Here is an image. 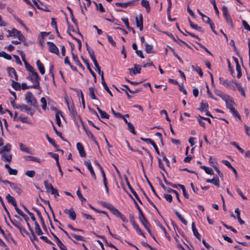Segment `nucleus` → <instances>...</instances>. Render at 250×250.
Listing matches in <instances>:
<instances>
[{"label": "nucleus", "instance_id": "1", "mask_svg": "<svg viewBox=\"0 0 250 250\" xmlns=\"http://www.w3.org/2000/svg\"><path fill=\"white\" fill-rule=\"evenodd\" d=\"M27 103L35 107H37V102L31 92H28L25 95Z\"/></svg>", "mask_w": 250, "mask_h": 250}, {"label": "nucleus", "instance_id": "2", "mask_svg": "<svg viewBox=\"0 0 250 250\" xmlns=\"http://www.w3.org/2000/svg\"><path fill=\"white\" fill-rule=\"evenodd\" d=\"M30 79L32 81L35 83V84L31 85V87H33L35 89L40 88L39 80H40V78L36 71H35L32 73V77H31Z\"/></svg>", "mask_w": 250, "mask_h": 250}, {"label": "nucleus", "instance_id": "3", "mask_svg": "<svg viewBox=\"0 0 250 250\" xmlns=\"http://www.w3.org/2000/svg\"><path fill=\"white\" fill-rule=\"evenodd\" d=\"M123 86L124 87L125 89H122L125 91V92L126 93V95L127 96V98L128 99L131 98L132 96L128 94V91L131 94H135V93H138V92H139L142 91V88H138V89H136L135 90H131L129 88L128 85H125V84H123Z\"/></svg>", "mask_w": 250, "mask_h": 250}, {"label": "nucleus", "instance_id": "4", "mask_svg": "<svg viewBox=\"0 0 250 250\" xmlns=\"http://www.w3.org/2000/svg\"><path fill=\"white\" fill-rule=\"evenodd\" d=\"M219 83L227 88H230L233 90L235 89V87L231 84L232 82L231 81L224 79L223 78H219Z\"/></svg>", "mask_w": 250, "mask_h": 250}, {"label": "nucleus", "instance_id": "5", "mask_svg": "<svg viewBox=\"0 0 250 250\" xmlns=\"http://www.w3.org/2000/svg\"><path fill=\"white\" fill-rule=\"evenodd\" d=\"M47 44L48 46L49 50L52 53L59 55V50L57 46L52 42H47Z\"/></svg>", "mask_w": 250, "mask_h": 250}, {"label": "nucleus", "instance_id": "6", "mask_svg": "<svg viewBox=\"0 0 250 250\" xmlns=\"http://www.w3.org/2000/svg\"><path fill=\"white\" fill-rule=\"evenodd\" d=\"M12 189H13L18 195H20L22 192L21 185L16 183L10 184Z\"/></svg>", "mask_w": 250, "mask_h": 250}, {"label": "nucleus", "instance_id": "7", "mask_svg": "<svg viewBox=\"0 0 250 250\" xmlns=\"http://www.w3.org/2000/svg\"><path fill=\"white\" fill-rule=\"evenodd\" d=\"M129 73L131 75H134L141 73V66L137 64H134V68H129Z\"/></svg>", "mask_w": 250, "mask_h": 250}, {"label": "nucleus", "instance_id": "8", "mask_svg": "<svg viewBox=\"0 0 250 250\" xmlns=\"http://www.w3.org/2000/svg\"><path fill=\"white\" fill-rule=\"evenodd\" d=\"M135 21L137 27L139 28L140 31H142L143 30V18L142 14H140L139 18L136 17Z\"/></svg>", "mask_w": 250, "mask_h": 250}, {"label": "nucleus", "instance_id": "9", "mask_svg": "<svg viewBox=\"0 0 250 250\" xmlns=\"http://www.w3.org/2000/svg\"><path fill=\"white\" fill-rule=\"evenodd\" d=\"M19 109L21 111L23 110L26 111L27 113L31 116H32L35 113L34 110H32L30 107H28V106L26 104H20V106H19Z\"/></svg>", "mask_w": 250, "mask_h": 250}, {"label": "nucleus", "instance_id": "10", "mask_svg": "<svg viewBox=\"0 0 250 250\" xmlns=\"http://www.w3.org/2000/svg\"><path fill=\"white\" fill-rule=\"evenodd\" d=\"M64 212L69 215V218L73 221L76 220V214L73 208H71L69 209H65L64 210Z\"/></svg>", "mask_w": 250, "mask_h": 250}, {"label": "nucleus", "instance_id": "11", "mask_svg": "<svg viewBox=\"0 0 250 250\" xmlns=\"http://www.w3.org/2000/svg\"><path fill=\"white\" fill-rule=\"evenodd\" d=\"M84 165H86L87 167V168L90 171L91 176L94 180L96 179V176L93 170V168L92 167L91 162L90 161H86L84 162Z\"/></svg>", "mask_w": 250, "mask_h": 250}, {"label": "nucleus", "instance_id": "12", "mask_svg": "<svg viewBox=\"0 0 250 250\" xmlns=\"http://www.w3.org/2000/svg\"><path fill=\"white\" fill-rule=\"evenodd\" d=\"M77 148L79 151L81 157H85L86 156V154L84 150L83 146L81 143H78L77 144Z\"/></svg>", "mask_w": 250, "mask_h": 250}, {"label": "nucleus", "instance_id": "13", "mask_svg": "<svg viewBox=\"0 0 250 250\" xmlns=\"http://www.w3.org/2000/svg\"><path fill=\"white\" fill-rule=\"evenodd\" d=\"M7 71L10 77H13L12 75H13L14 76L15 79L16 81L18 80V75L14 68L12 67H8L7 68Z\"/></svg>", "mask_w": 250, "mask_h": 250}, {"label": "nucleus", "instance_id": "14", "mask_svg": "<svg viewBox=\"0 0 250 250\" xmlns=\"http://www.w3.org/2000/svg\"><path fill=\"white\" fill-rule=\"evenodd\" d=\"M56 111V123L58 125V126H60L61 125V121L60 118V116H62V112L60 110H59L57 108L55 109Z\"/></svg>", "mask_w": 250, "mask_h": 250}, {"label": "nucleus", "instance_id": "15", "mask_svg": "<svg viewBox=\"0 0 250 250\" xmlns=\"http://www.w3.org/2000/svg\"><path fill=\"white\" fill-rule=\"evenodd\" d=\"M36 64L41 74L42 75L44 74L45 73V68L40 60H38L37 61Z\"/></svg>", "mask_w": 250, "mask_h": 250}, {"label": "nucleus", "instance_id": "16", "mask_svg": "<svg viewBox=\"0 0 250 250\" xmlns=\"http://www.w3.org/2000/svg\"><path fill=\"white\" fill-rule=\"evenodd\" d=\"M134 3V1H128L127 2L125 3H121V2H116L115 5L117 6H120L123 8H126L128 6L132 5Z\"/></svg>", "mask_w": 250, "mask_h": 250}, {"label": "nucleus", "instance_id": "17", "mask_svg": "<svg viewBox=\"0 0 250 250\" xmlns=\"http://www.w3.org/2000/svg\"><path fill=\"white\" fill-rule=\"evenodd\" d=\"M206 182L207 183H212L213 185H214L216 186H217V187H219V185H219V178L218 177H215V178H213L212 179H208L206 180Z\"/></svg>", "mask_w": 250, "mask_h": 250}, {"label": "nucleus", "instance_id": "18", "mask_svg": "<svg viewBox=\"0 0 250 250\" xmlns=\"http://www.w3.org/2000/svg\"><path fill=\"white\" fill-rule=\"evenodd\" d=\"M94 64L96 68V71L99 73V74L101 76V77H104V72L101 71V67L99 66L97 60H95L93 61Z\"/></svg>", "mask_w": 250, "mask_h": 250}, {"label": "nucleus", "instance_id": "19", "mask_svg": "<svg viewBox=\"0 0 250 250\" xmlns=\"http://www.w3.org/2000/svg\"><path fill=\"white\" fill-rule=\"evenodd\" d=\"M192 231H193V234L194 235V236L199 240H201V235L200 234L198 233L196 228V227H195V224L194 223V222H193L192 223Z\"/></svg>", "mask_w": 250, "mask_h": 250}, {"label": "nucleus", "instance_id": "20", "mask_svg": "<svg viewBox=\"0 0 250 250\" xmlns=\"http://www.w3.org/2000/svg\"><path fill=\"white\" fill-rule=\"evenodd\" d=\"M141 5L143 7L146 8L147 13H149L150 10L149 1L147 0H142Z\"/></svg>", "mask_w": 250, "mask_h": 250}, {"label": "nucleus", "instance_id": "21", "mask_svg": "<svg viewBox=\"0 0 250 250\" xmlns=\"http://www.w3.org/2000/svg\"><path fill=\"white\" fill-rule=\"evenodd\" d=\"M225 102L228 108L233 106L235 104V103L232 100V99L230 96L228 99L225 100Z\"/></svg>", "mask_w": 250, "mask_h": 250}, {"label": "nucleus", "instance_id": "22", "mask_svg": "<svg viewBox=\"0 0 250 250\" xmlns=\"http://www.w3.org/2000/svg\"><path fill=\"white\" fill-rule=\"evenodd\" d=\"M139 219L141 221V223L143 225V226L145 227V225L146 226H150L149 223L147 221L145 217L144 214L143 213V215L142 214H139Z\"/></svg>", "mask_w": 250, "mask_h": 250}, {"label": "nucleus", "instance_id": "23", "mask_svg": "<svg viewBox=\"0 0 250 250\" xmlns=\"http://www.w3.org/2000/svg\"><path fill=\"white\" fill-rule=\"evenodd\" d=\"M233 83H234L235 84L238 90L241 93L242 96L245 97L246 94H245L244 89L241 86L240 84H239L235 82H233Z\"/></svg>", "mask_w": 250, "mask_h": 250}, {"label": "nucleus", "instance_id": "24", "mask_svg": "<svg viewBox=\"0 0 250 250\" xmlns=\"http://www.w3.org/2000/svg\"><path fill=\"white\" fill-rule=\"evenodd\" d=\"M145 46L146 51L147 53L150 54L154 53L152 45L148 44L147 42H145Z\"/></svg>", "mask_w": 250, "mask_h": 250}, {"label": "nucleus", "instance_id": "25", "mask_svg": "<svg viewBox=\"0 0 250 250\" xmlns=\"http://www.w3.org/2000/svg\"><path fill=\"white\" fill-rule=\"evenodd\" d=\"M97 109L98 111V112L100 113L101 118L109 119V115H108L105 111H103L98 106H97Z\"/></svg>", "mask_w": 250, "mask_h": 250}, {"label": "nucleus", "instance_id": "26", "mask_svg": "<svg viewBox=\"0 0 250 250\" xmlns=\"http://www.w3.org/2000/svg\"><path fill=\"white\" fill-rule=\"evenodd\" d=\"M101 83L104 86L105 90L111 96H113L112 93L111 91L109 90L108 87L107 86L106 83L105 82L104 77L101 78Z\"/></svg>", "mask_w": 250, "mask_h": 250}, {"label": "nucleus", "instance_id": "27", "mask_svg": "<svg viewBox=\"0 0 250 250\" xmlns=\"http://www.w3.org/2000/svg\"><path fill=\"white\" fill-rule=\"evenodd\" d=\"M7 32L9 33V35L7 36L8 37L12 36L17 37L18 35L19 31L13 28L11 31L8 30Z\"/></svg>", "mask_w": 250, "mask_h": 250}, {"label": "nucleus", "instance_id": "28", "mask_svg": "<svg viewBox=\"0 0 250 250\" xmlns=\"http://www.w3.org/2000/svg\"><path fill=\"white\" fill-rule=\"evenodd\" d=\"M125 182L126 183L127 187H128L129 189H130L131 192L132 193V194L134 195V196H135L136 195H137V193L133 189L132 187L131 186V185L128 181V178L126 177V176H125Z\"/></svg>", "mask_w": 250, "mask_h": 250}, {"label": "nucleus", "instance_id": "29", "mask_svg": "<svg viewBox=\"0 0 250 250\" xmlns=\"http://www.w3.org/2000/svg\"><path fill=\"white\" fill-rule=\"evenodd\" d=\"M235 212L236 213L237 218L238 219V221L239 223L241 225L244 224L245 223V222L243 220H242L241 218V217H240V210H239V208H236L235 209Z\"/></svg>", "mask_w": 250, "mask_h": 250}, {"label": "nucleus", "instance_id": "30", "mask_svg": "<svg viewBox=\"0 0 250 250\" xmlns=\"http://www.w3.org/2000/svg\"><path fill=\"white\" fill-rule=\"evenodd\" d=\"M89 96H90L91 98L93 100H97L98 101V102L100 103V101L97 99V98L95 96L94 88L92 87H89Z\"/></svg>", "mask_w": 250, "mask_h": 250}, {"label": "nucleus", "instance_id": "31", "mask_svg": "<svg viewBox=\"0 0 250 250\" xmlns=\"http://www.w3.org/2000/svg\"><path fill=\"white\" fill-rule=\"evenodd\" d=\"M167 2L168 3V6L167 9L168 19L169 21H175L176 19L175 18H174L173 20L170 19V8H171V6H172L171 0H167Z\"/></svg>", "mask_w": 250, "mask_h": 250}, {"label": "nucleus", "instance_id": "32", "mask_svg": "<svg viewBox=\"0 0 250 250\" xmlns=\"http://www.w3.org/2000/svg\"><path fill=\"white\" fill-rule=\"evenodd\" d=\"M72 58L74 61L75 62L77 65H78L80 67L83 68V66L79 61L77 56L75 55L73 52H72Z\"/></svg>", "mask_w": 250, "mask_h": 250}, {"label": "nucleus", "instance_id": "33", "mask_svg": "<svg viewBox=\"0 0 250 250\" xmlns=\"http://www.w3.org/2000/svg\"><path fill=\"white\" fill-rule=\"evenodd\" d=\"M93 3L95 4V5L96 7L97 10L100 11L101 12H102V13L105 12V9L104 8V7L101 3H97L95 1H93Z\"/></svg>", "mask_w": 250, "mask_h": 250}, {"label": "nucleus", "instance_id": "34", "mask_svg": "<svg viewBox=\"0 0 250 250\" xmlns=\"http://www.w3.org/2000/svg\"><path fill=\"white\" fill-rule=\"evenodd\" d=\"M11 86L16 90H20L21 89L20 84L19 83L16 82L15 81H12Z\"/></svg>", "mask_w": 250, "mask_h": 250}, {"label": "nucleus", "instance_id": "35", "mask_svg": "<svg viewBox=\"0 0 250 250\" xmlns=\"http://www.w3.org/2000/svg\"><path fill=\"white\" fill-rule=\"evenodd\" d=\"M25 160L26 161L29 160V161L38 162L39 163H41L42 162V161L40 159H39V158L34 157V156H27L25 157Z\"/></svg>", "mask_w": 250, "mask_h": 250}, {"label": "nucleus", "instance_id": "36", "mask_svg": "<svg viewBox=\"0 0 250 250\" xmlns=\"http://www.w3.org/2000/svg\"><path fill=\"white\" fill-rule=\"evenodd\" d=\"M19 145H20V149L21 151H22L23 152H27L29 154L31 153L29 148H28L25 145H23V144L20 143L19 144Z\"/></svg>", "mask_w": 250, "mask_h": 250}, {"label": "nucleus", "instance_id": "37", "mask_svg": "<svg viewBox=\"0 0 250 250\" xmlns=\"http://www.w3.org/2000/svg\"><path fill=\"white\" fill-rule=\"evenodd\" d=\"M6 198L8 202L11 203L12 205H13L14 204H16V203H17L15 198L12 196H11L9 194H8L6 195Z\"/></svg>", "mask_w": 250, "mask_h": 250}, {"label": "nucleus", "instance_id": "38", "mask_svg": "<svg viewBox=\"0 0 250 250\" xmlns=\"http://www.w3.org/2000/svg\"><path fill=\"white\" fill-rule=\"evenodd\" d=\"M35 232L39 235H41L42 234V231L41 230L40 227L38 222H35Z\"/></svg>", "mask_w": 250, "mask_h": 250}, {"label": "nucleus", "instance_id": "39", "mask_svg": "<svg viewBox=\"0 0 250 250\" xmlns=\"http://www.w3.org/2000/svg\"><path fill=\"white\" fill-rule=\"evenodd\" d=\"M87 51L92 61L96 60V59L95 56L94 50L90 47H87Z\"/></svg>", "mask_w": 250, "mask_h": 250}, {"label": "nucleus", "instance_id": "40", "mask_svg": "<svg viewBox=\"0 0 250 250\" xmlns=\"http://www.w3.org/2000/svg\"><path fill=\"white\" fill-rule=\"evenodd\" d=\"M32 1L34 3V4L37 7V8L39 9H43V5L42 2H41L39 0H32Z\"/></svg>", "mask_w": 250, "mask_h": 250}, {"label": "nucleus", "instance_id": "41", "mask_svg": "<svg viewBox=\"0 0 250 250\" xmlns=\"http://www.w3.org/2000/svg\"><path fill=\"white\" fill-rule=\"evenodd\" d=\"M229 109L230 111L232 113V114L234 116H236V117H238L239 119H241V117H240V115L239 114V113H238V112L237 111V110H235V108H234V106H232V107H229Z\"/></svg>", "mask_w": 250, "mask_h": 250}, {"label": "nucleus", "instance_id": "42", "mask_svg": "<svg viewBox=\"0 0 250 250\" xmlns=\"http://www.w3.org/2000/svg\"><path fill=\"white\" fill-rule=\"evenodd\" d=\"M229 109L230 111L232 113V114L234 116H236V117H238L239 119H241V117H240V115L239 114V113H238V112L237 111V110H235V108H234V106H232V107H229Z\"/></svg>", "mask_w": 250, "mask_h": 250}, {"label": "nucleus", "instance_id": "43", "mask_svg": "<svg viewBox=\"0 0 250 250\" xmlns=\"http://www.w3.org/2000/svg\"><path fill=\"white\" fill-rule=\"evenodd\" d=\"M175 214L179 218V219L185 225H187L188 224L187 221L182 217V216L177 211L175 212Z\"/></svg>", "mask_w": 250, "mask_h": 250}, {"label": "nucleus", "instance_id": "44", "mask_svg": "<svg viewBox=\"0 0 250 250\" xmlns=\"http://www.w3.org/2000/svg\"><path fill=\"white\" fill-rule=\"evenodd\" d=\"M145 178L146 179V180L147 181V183H148V184L149 185V186H150V188H151V189L152 190V192L154 193V194L159 198H160L159 196L157 195V194L156 193V191H155V190L154 189L152 185L151 184V183H150V182L149 181V180H148V178L146 177V176L145 175Z\"/></svg>", "mask_w": 250, "mask_h": 250}, {"label": "nucleus", "instance_id": "45", "mask_svg": "<svg viewBox=\"0 0 250 250\" xmlns=\"http://www.w3.org/2000/svg\"><path fill=\"white\" fill-rule=\"evenodd\" d=\"M46 138L47 139V140L48 141V142L53 145V146L55 147V148H57L58 147V145L56 144L55 142V140H53V139L51 138L50 137H49V136H48V134H46Z\"/></svg>", "mask_w": 250, "mask_h": 250}, {"label": "nucleus", "instance_id": "46", "mask_svg": "<svg viewBox=\"0 0 250 250\" xmlns=\"http://www.w3.org/2000/svg\"><path fill=\"white\" fill-rule=\"evenodd\" d=\"M230 145H231L232 146H234L236 148H237V149L242 153H243L244 152V150L241 147H240L237 144V143H236L235 142H230Z\"/></svg>", "mask_w": 250, "mask_h": 250}, {"label": "nucleus", "instance_id": "47", "mask_svg": "<svg viewBox=\"0 0 250 250\" xmlns=\"http://www.w3.org/2000/svg\"><path fill=\"white\" fill-rule=\"evenodd\" d=\"M11 146L9 144H6L0 151V153H2L3 152L9 151L11 150Z\"/></svg>", "mask_w": 250, "mask_h": 250}, {"label": "nucleus", "instance_id": "48", "mask_svg": "<svg viewBox=\"0 0 250 250\" xmlns=\"http://www.w3.org/2000/svg\"><path fill=\"white\" fill-rule=\"evenodd\" d=\"M208 104L207 103H204V102H202L201 103V106H200V107L198 108V109H199L200 111L203 112V111H204L205 109L207 108H208Z\"/></svg>", "mask_w": 250, "mask_h": 250}, {"label": "nucleus", "instance_id": "49", "mask_svg": "<svg viewBox=\"0 0 250 250\" xmlns=\"http://www.w3.org/2000/svg\"><path fill=\"white\" fill-rule=\"evenodd\" d=\"M198 13L202 17L203 21L205 22L209 21V18L203 14L199 10H197Z\"/></svg>", "mask_w": 250, "mask_h": 250}, {"label": "nucleus", "instance_id": "50", "mask_svg": "<svg viewBox=\"0 0 250 250\" xmlns=\"http://www.w3.org/2000/svg\"><path fill=\"white\" fill-rule=\"evenodd\" d=\"M128 127V129L133 134H136V131L135 130V128L134 125L131 123H129L127 125Z\"/></svg>", "mask_w": 250, "mask_h": 250}, {"label": "nucleus", "instance_id": "51", "mask_svg": "<svg viewBox=\"0 0 250 250\" xmlns=\"http://www.w3.org/2000/svg\"><path fill=\"white\" fill-rule=\"evenodd\" d=\"M1 154H2V158H3L5 161H8L9 162H10L11 161L12 155H11V154L8 155L5 153H2Z\"/></svg>", "mask_w": 250, "mask_h": 250}, {"label": "nucleus", "instance_id": "52", "mask_svg": "<svg viewBox=\"0 0 250 250\" xmlns=\"http://www.w3.org/2000/svg\"><path fill=\"white\" fill-rule=\"evenodd\" d=\"M134 229L136 230L138 234L141 235L145 237V235L144 233L140 229L139 227V226L136 224L133 226Z\"/></svg>", "mask_w": 250, "mask_h": 250}, {"label": "nucleus", "instance_id": "53", "mask_svg": "<svg viewBox=\"0 0 250 250\" xmlns=\"http://www.w3.org/2000/svg\"><path fill=\"white\" fill-rule=\"evenodd\" d=\"M61 250H67L66 246L60 240H57L56 243Z\"/></svg>", "mask_w": 250, "mask_h": 250}, {"label": "nucleus", "instance_id": "54", "mask_svg": "<svg viewBox=\"0 0 250 250\" xmlns=\"http://www.w3.org/2000/svg\"><path fill=\"white\" fill-rule=\"evenodd\" d=\"M110 211L117 217H119V216H120V214H121V213L119 211V210L117 209L115 207L112 208Z\"/></svg>", "mask_w": 250, "mask_h": 250}, {"label": "nucleus", "instance_id": "55", "mask_svg": "<svg viewBox=\"0 0 250 250\" xmlns=\"http://www.w3.org/2000/svg\"><path fill=\"white\" fill-rule=\"evenodd\" d=\"M191 67H192V68L193 70L195 71L197 73H198L200 76H201V77L203 76V72H202V71L201 70V68L200 67H195L193 65H192Z\"/></svg>", "mask_w": 250, "mask_h": 250}, {"label": "nucleus", "instance_id": "56", "mask_svg": "<svg viewBox=\"0 0 250 250\" xmlns=\"http://www.w3.org/2000/svg\"><path fill=\"white\" fill-rule=\"evenodd\" d=\"M224 16L225 17L226 21L229 24V25H230V26L231 27H233V25L232 21L230 16L229 15H228L227 16Z\"/></svg>", "mask_w": 250, "mask_h": 250}, {"label": "nucleus", "instance_id": "57", "mask_svg": "<svg viewBox=\"0 0 250 250\" xmlns=\"http://www.w3.org/2000/svg\"><path fill=\"white\" fill-rule=\"evenodd\" d=\"M167 192L168 193H174L176 195V198H177V200L178 201V202H179L180 203L181 202L180 199V195H179V194L178 193V192L174 190V189H168L167 190Z\"/></svg>", "mask_w": 250, "mask_h": 250}, {"label": "nucleus", "instance_id": "58", "mask_svg": "<svg viewBox=\"0 0 250 250\" xmlns=\"http://www.w3.org/2000/svg\"><path fill=\"white\" fill-rule=\"evenodd\" d=\"M179 187L182 189V190L183 191V195H184V197L185 198L188 199V195L187 192L186 191V190L185 186L184 185H179Z\"/></svg>", "mask_w": 250, "mask_h": 250}, {"label": "nucleus", "instance_id": "59", "mask_svg": "<svg viewBox=\"0 0 250 250\" xmlns=\"http://www.w3.org/2000/svg\"><path fill=\"white\" fill-rule=\"evenodd\" d=\"M209 162L213 167L218 165L215 159L213 158L211 156L209 158Z\"/></svg>", "mask_w": 250, "mask_h": 250}, {"label": "nucleus", "instance_id": "60", "mask_svg": "<svg viewBox=\"0 0 250 250\" xmlns=\"http://www.w3.org/2000/svg\"><path fill=\"white\" fill-rule=\"evenodd\" d=\"M0 57H3L4 58L8 60H10L12 59L11 56L10 55L5 53V52H2Z\"/></svg>", "mask_w": 250, "mask_h": 250}, {"label": "nucleus", "instance_id": "61", "mask_svg": "<svg viewBox=\"0 0 250 250\" xmlns=\"http://www.w3.org/2000/svg\"><path fill=\"white\" fill-rule=\"evenodd\" d=\"M18 120H19L22 123L30 124V122L28 121V119L26 117L20 116L18 118Z\"/></svg>", "mask_w": 250, "mask_h": 250}, {"label": "nucleus", "instance_id": "62", "mask_svg": "<svg viewBox=\"0 0 250 250\" xmlns=\"http://www.w3.org/2000/svg\"><path fill=\"white\" fill-rule=\"evenodd\" d=\"M44 185L47 191H49L53 187L51 184L48 183L47 181H44Z\"/></svg>", "mask_w": 250, "mask_h": 250}, {"label": "nucleus", "instance_id": "63", "mask_svg": "<svg viewBox=\"0 0 250 250\" xmlns=\"http://www.w3.org/2000/svg\"><path fill=\"white\" fill-rule=\"evenodd\" d=\"M25 175L30 178H33L35 175V172L34 170H28Z\"/></svg>", "mask_w": 250, "mask_h": 250}, {"label": "nucleus", "instance_id": "64", "mask_svg": "<svg viewBox=\"0 0 250 250\" xmlns=\"http://www.w3.org/2000/svg\"><path fill=\"white\" fill-rule=\"evenodd\" d=\"M41 102L42 104V108L43 110L46 108V101L45 98L42 97L41 99Z\"/></svg>", "mask_w": 250, "mask_h": 250}]
</instances>
